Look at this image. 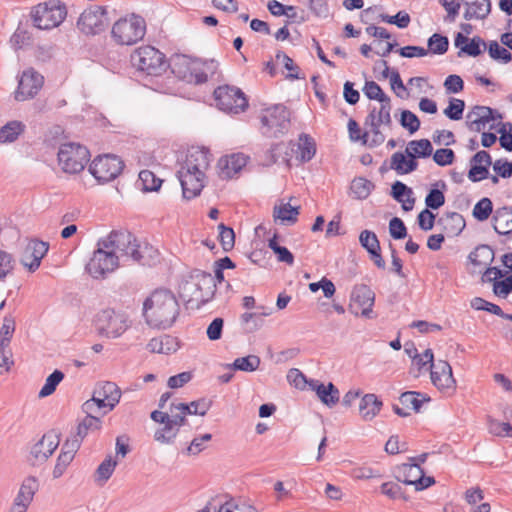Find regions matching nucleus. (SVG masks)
Masks as SVG:
<instances>
[{
	"label": "nucleus",
	"mask_w": 512,
	"mask_h": 512,
	"mask_svg": "<svg viewBox=\"0 0 512 512\" xmlns=\"http://www.w3.org/2000/svg\"><path fill=\"white\" fill-rule=\"evenodd\" d=\"M438 225L449 235H458L465 227V221L457 212L446 213L438 219Z\"/></svg>",
	"instance_id": "nucleus-31"
},
{
	"label": "nucleus",
	"mask_w": 512,
	"mask_h": 512,
	"mask_svg": "<svg viewBox=\"0 0 512 512\" xmlns=\"http://www.w3.org/2000/svg\"><path fill=\"white\" fill-rule=\"evenodd\" d=\"M123 167L124 164L118 156L103 155L92 161L89 172L99 183H106L118 177Z\"/></svg>",
	"instance_id": "nucleus-10"
},
{
	"label": "nucleus",
	"mask_w": 512,
	"mask_h": 512,
	"mask_svg": "<svg viewBox=\"0 0 512 512\" xmlns=\"http://www.w3.org/2000/svg\"><path fill=\"white\" fill-rule=\"evenodd\" d=\"M400 124L407 129L410 134L415 133L420 128V120L409 110H403L401 113Z\"/></svg>",
	"instance_id": "nucleus-58"
},
{
	"label": "nucleus",
	"mask_w": 512,
	"mask_h": 512,
	"mask_svg": "<svg viewBox=\"0 0 512 512\" xmlns=\"http://www.w3.org/2000/svg\"><path fill=\"white\" fill-rule=\"evenodd\" d=\"M298 214L299 208L293 207L289 203L274 208V217L289 224H293L297 221Z\"/></svg>",
	"instance_id": "nucleus-47"
},
{
	"label": "nucleus",
	"mask_w": 512,
	"mask_h": 512,
	"mask_svg": "<svg viewBox=\"0 0 512 512\" xmlns=\"http://www.w3.org/2000/svg\"><path fill=\"white\" fill-rule=\"evenodd\" d=\"M493 228L500 235H507L512 232V209L502 207L493 215Z\"/></svg>",
	"instance_id": "nucleus-32"
},
{
	"label": "nucleus",
	"mask_w": 512,
	"mask_h": 512,
	"mask_svg": "<svg viewBox=\"0 0 512 512\" xmlns=\"http://www.w3.org/2000/svg\"><path fill=\"white\" fill-rule=\"evenodd\" d=\"M488 53L494 60L508 63L512 59L511 53L504 47L500 46L497 41H491L488 45Z\"/></svg>",
	"instance_id": "nucleus-55"
},
{
	"label": "nucleus",
	"mask_w": 512,
	"mask_h": 512,
	"mask_svg": "<svg viewBox=\"0 0 512 512\" xmlns=\"http://www.w3.org/2000/svg\"><path fill=\"white\" fill-rule=\"evenodd\" d=\"M138 184L141 190L145 192L157 191L162 184V180L149 170H142L139 173Z\"/></svg>",
	"instance_id": "nucleus-45"
},
{
	"label": "nucleus",
	"mask_w": 512,
	"mask_h": 512,
	"mask_svg": "<svg viewBox=\"0 0 512 512\" xmlns=\"http://www.w3.org/2000/svg\"><path fill=\"white\" fill-rule=\"evenodd\" d=\"M190 285L195 288V301H198L201 305L209 302L213 298L216 291L215 278L210 273L203 271H196L191 276Z\"/></svg>",
	"instance_id": "nucleus-17"
},
{
	"label": "nucleus",
	"mask_w": 512,
	"mask_h": 512,
	"mask_svg": "<svg viewBox=\"0 0 512 512\" xmlns=\"http://www.w3.org/2000/svg\"><path fill=\"white\" fill-rule=\"evenodd\" d=\"M97 330L108 338H117L127 329V318L124 314L113 309L100 311L95 320Z\"/></svg>",
	"instance_id": "nucleus-11"
},
{
	"label": "nucleus",
	"mask_w": 512,
	"mask_h": 512,
	"mask_svg": "<svg viewBox=\"0 0 512 512\" xmlns=\"http://www.w3.org/2000/svg\"><path fill=\"white\" fill-rule=\"evenodd\" d=\"M217 66L214 60L201 62L181 56L174 60L172 72L188 83L202 84L208 80L209 74L215 73Z\"/></svg>",
	"instance_id": "nucleus-3"
},
{
	"label": "nucleus",
	"mask_w": 512,
	"mask_h": 512,
	"mask_svg": "<svg viewBox=\"0 0 512 512\" xmlns=\"http://www.w3.org/2000/svg\"><path fill=\"white\" fill-rule=\"evenodd\" d=\"M465 20H484L491 12L490 0H462Z\"/></svg>",
	"instance_id": "nucleus-25"
},
{
	"label": "nucleus",
	"mask_w": 512,
	"mask_h": 512,
	"mask_svg": "<svg viewBox=\"0 0 512 512\" xmlns=\"http://www.w3.org/2000/svg\"><path fill=\"white\" fill-rule=\"evenodd\" d=\"M212 402L205 398L192 401L189 404L179 403L175 406L176 409H183L187 415H200L204 416L211 407Z\"/></svg>",
	"instance_id": "nucleus-42"
},
{
	"label": "nucleus",
	"mask_w": 512,
	"mask_h": 512,
	"mask_svg": "<svg viewBox=\"0 0 512 512\" xmlns=\"http://www.w3.org/2000/svg\"><path fill=\"white\" fill-rule=\"evenodd\" d=\"M455 46L460 48V52L458 55L460 56L461 53H465L472 57L479 56L483 49L486 48L485 41L479 37L474 36L471 40H469L463 33H457L455 37Z\"/></svg>",
	"instance_id": "nucleus-27"
},
{
	"label": "nucleus",
	"mask_w": 512,
	"mask_h": 512,
	"mask_svg": "<svg viewBox=\"0 0 512 512\" xmlns=\"http://www.w3.org/2000/svg\"><path fill=\"white\" fill-rule=\"evenodd\" d=\"M434 355L431 349H426L423 354H418L413 359V363L418 366L419 373L422 371L432 370Z\"/></svg>",
	"instance_id": "nucleus-62"
},
{
	"label": "nucleus",
	"mask_w": 512,
	"mask_h": 512,
	"mask_svg": "<svg viewBox=\"0 0 512 512\" xmlns=\"http://www.w3.org/2000/svg\"><path fill=\"white\" fill-rule=\"evenodd\" d=\"M389 233L392 238L400 240L407 236V228L400 218L394 217L389 222Z\"/></svg>",
	"instance_id": "nucleus-64"
},
{
	"label": "nucleus",
	"mask_w": 512,
	"mask_h": 512,
	"mask_svg": "<svg viewBox=\"0 0 512 512\" xmlns=\"http://www.w3.org/2000/svg\"><path fill=\"white\" fill-rule=\"evenodd\" d=\"M495 257L494 250L489 245H479L470 252L468 259L474 267L473 272L483 274L485 269L490 268Z\"/></svg>",
	"instance_id": "nucleus-23"
},
{
	"label": "nucleus",
	"mask_w": 512,
	"mask_h": 512,
	"mask_svg": "<svg viewBox=\"0 0 512 512\" xmlns=\"http://www.w3.org/2000/svg\"><path fill=\"white\" fill-rule=\"evenodd\" d=\"M248 157L242 153H236L221 157L218 160V174L222 179H231L237 175L247 164Z\"/></svg>",
	"instance_id": "nucleus-21"
},
{
	"label": "nucleus",
	"mask_w": 512,
	"mask_h": 512,
	"mask_svg": "<svg viewBox=\"0 0 512 512\" xmlns=\"http://www.w3.org/2000/svg\"><path fill=\"white\" fill-rule=\"evenodd\" d=\"M219 240L224 251H230L235 244V233L230 227L225 226L223 223L218 225Z\"/></svg>",
	"instance_id": "nucleus-54"
},
{
	"label": "nucleus",
	"mask_w": 512,
	"mask_h": 512,
	"mask_svg": "<svg viewBox=\"0 0 512 512\" xmlns=\"http://www.w3.org/2000/svg\"><path fill=\"white\" fill-rule=\"evenodd\" d=\"M146 33V22L143 17L135 14L117 20L111 30V37L119 45H133L143 39Z\"/></svg>",
	"instance_id": "nucleus-4"
},
{
	"label": "nucleus",
	"mask_w": 512,
	"mask_h": 512,
	"mask_svg": "<svg viewBox=\"0 0 512 512\" xmlns=\"http://www.w3.org/2000/svg\"><path fill=\"white\" fill-rule=\"evenodd\" d=\"M44 83V77L34 69L25 70L15 92V100L25 101L37 95Z\"/></svg>",
	"instance_id": "nucleus-15"
},
{
	"label": "nucleus",
	"mask_w": 512,
	"mask_h": 512,
	"mask_svg": "<svg viewBox=\"0 0 512 512\" xmlns=\"http://www.w3.org/2000/svg\"><path fill=\"white\" fill-rule=\"evenodd\" d=\"M428 51H430L433 54H439L442 55L447 52L449 47V40L446 36H443L438 33H434L429 39H428Z\"/></svg>",
	"instance_id": "nucleus-50"
},
{
	"label": "nucleus",
	"mask_w": 512,
	"mask_h": 512,
	"mask_svg": "<svg viewBox=\"0 0 512 512\" xmlns=\"http://www.w3.org/2000/svg\"><path fill=\"white\" fill-rule=\"evenodd\" d=\"M397 479L407 485H416L422 468L418 463H404L396 468Z\"/></svg>",
	"instance_id": "nucleus-33"
},
{
	"label": "nucleus",
	"mask_w": 512,
	"mask_h": 512,
	"mask_svg": "<svg viewBox=\"0 0 512 512\" xmlns=\"http://www.w3.org/2000/svg\"><path fill=\"white\" fill-rule=\"evenodd\" d=\"M310 388L316 392L318 398L323 404L328 407L335 406L339 401V390L333 383L327 385L319 382L318 380H311L309 382Z\"/></svg>",
	"instance_id": "nucleus-26"
},
{
	"label": "nucleus",
	"mask_w": 512,
	"mask_h": 512,
	"mask_svg": "<svg viewBox=\"0 0 512 512\" xmlns=\"http://www.w3.org/2000/svg\"><path fill=\"white\" fill-rule=\"evenodd\" d=\"M299 158L302 162L310 161L316 153V144L312 137L302 134L299 137Z\"/></svg>",
	"instance_id": "nucleus-41"
},
{
	"label": "nucleus",
	"mask_w": 512,
	"mask_h": 512,
	"mask_svg": "<svg viewBox=\"0 0 512 512\" xmlns=\"http://www.w3.org/2000/svg\"><path fill=\"white\" fill-rule=\"evenodd\" d=\"M465 108V102L461 99L453 98L449 102L447 108L444 109V114L451 120H460Z\"/></svg>",
	"instance_id": "nucleus-60"
},
{
	"label": "nucleus",
	"mask_w": 512,
	"mask_h": 512,
	"mask_svg": "<svg viewBox=\"0 0 512 512\" xmlns=\"http://www.w3.org/2000/svg\"><path fill=\"white\" fill-rule=\"evenodd\" d=\"M433 147L428 139L412 140L408 143L405 153L411 158H425L432 154Z\"/></svg>",
	"instance_id": "nucleus-37"
},
{
	"label": "nucleus",
	"mask_w": 512,
	"mask_h": 512,
	"mask_svg": "<svg viewBox=\"0 0 512 512\" xmlns=\"http://www.w3.org/2000/svg\"><path fill=\"white\" fill-rule=\"evenodd\" d=\"M445 203V195L444 193L436 188L430 190L425 198V204L427 208L430 209H439Z\"/></svg>",
	"instance_id": "nucleus-63"
},
{
	"label": "nucleus",
	"mask_w": 512,
	"mask_h": 512,
	"mask_svg": "<svg viewBox=\"0 0 512 512\" xmlns=\"http://www.w3.org/2000/svg\"><path fill=\"white\" fill-rule=\"evenodd\" d=\"M268 247L277 255L278 261L284 262L288 265H292L294 263L293 254L286 247L278 244L276 235L269 240Z\"/></svg>",
	"instance_id": "nucleus-51"
},
{
	"label": "nucleus",
	"mask_w": 512,
	"mask_h": 512,
	"mask_svg": "<svg viewBox=\"0 0 512 512\" xmlns=\"http://www.w3.org/2000/svg\"><path fill=\"white\" fill-rule=\"evenodd\" d=\"M399 400L406 408L419 412L422 404L429 401V398L419 392L407 391L401 394Z\"/></svg>",
	"instance_id": "nucleus-43"
},
{
	"label": "nucleus",
	"mask_w": 512,
	"mask_h": 512,
	"mask_svg": "<svg viewBox=\"0 0 512 512\" xmlns=\"http://www.w3.org/2000/svg\"><path fill=\"white\" fill-rule=\"evenodd\" d=\"M49 250V243L38 240L30 239L26 243L21 257L20 263L29 271L35 272L41 265L42 259L45 257Z\"/></svg>",
	"instance_id": "nucleus-14"
},
{
	"label": "nucleus",
	"mask_w": 512,
	"mask_h": 512,
	"mask_svg": "<svg viewBox=\"0 0 512 512\" xmlns=\"http://www.w3.org/2000/svg\"><path fill=\"white\" fill-rule=\"evenodd\" d=\"M382 405V401L375 394H365L359 404L361 417L366 421L372 420L378 415Z\"/></svg>",
	"instance_id": "nucleus-29"
},
{
	"label": "nucleus",
	"mask_w": 512,
	"mask_h": 512,
	"mask_svg": "<svg viewBox=\"0 0 512 512\" xmlns=\"http://www.w3.org/2000/svg\"><path fill=\"white\" fill-rule=\"evenodd\" d=\"M431 381L441 391H451L455 388V379L452 375V368L446 361H438L432 366Z\"/></svg>",
	"instance_id": "nucleus-20"
},
{
	"label": "nucleus",
	"mask_w": 512,
	"mask_h": 512,
	"mask_svg": "<svg viewBox=\"0 0 512 512\" xmlns=\"http://www.w3.org/2000/svg\"><path fill=\"white\" fill-rule=\"evenodd\" d=\"M505 275L506 272L500 268L490 267L483 272L481 282L491 283L494 295L505 299L512 292V275Z\"/></svg>",
	"instance_id": "nucleus-16"
},
{
	"label": "nucleus",
	"mask_w": 512,
	"mask_h": 512,
	"mask_svg": "<svg viewBox=\"0 0 512 512\" xmlns=\"http://www.w3.org/2000/svg\"><path fill=\"white\" fill-rule=\"evenodd\" d=\"M471 307L474 308L475 310L487 311V312L497 315L499 317H502V315H503V311L500 308V306H498L494 303H491L489 301H486L485 299L480 298V297H475L471 301Z\"/></svg>",
	"instance_id": "nucleus-59"
},
{
	"label": "nucleus",
	"mask_w": 512,
	"mask_h": 512,
	"mask_svg": "<svg viewBox=\"0 0 512 512\" xmlns=\"http://www.w3.org/2000/svg\"><path fill=\"white\" fill-rule=\"evenodd\" d=\"M59 444V435L55 431L45 433L31 448L30 453L35 463L45 462L54 453Z\"/></svg>",
	"instance_id": "nucleus-19"
},
{
	"label": "nucleus",
	"mask_w": 512,
	"mask_h": 512,
	"mask_svg": "<svg viewBox=\"0 0 512 512\" xmlns=\"http://www.w3.org/2000/svg\"><path fill=\"white\" fill-rule=\"evenodd\" d=\"M260 121L262 134L266 137L277 138L288 131L290 113L284 105L278 104L266 109Z\"/></svg>",
	"instance_id": "nucleus-8"
},
{
	"label": "nucleus",
	"mask_w": 512,
	"mask_h": 512,
	"mask_svg": "<svg viewBox=\"0 0 512 512\" xmlns=\"http://www.w3.org/2000/svg\"><path fill=\"white\" fill-rule=\"evenodd\" d=\"M67 15L66 7L57 0L40 3L31 11L34 26L49 30L59 26Z\"/></svg>",
	"instance_id": "nucleus-7"
},
{
	"label": "nucleus",
	"mask_w": 512,
	"mask_h": 512,
	"mask_svg": "<svg viewBox=\"0 0 512 512\" xmlns=\"http://www.w3.org/2000/svg\"><path fill=\"white\" fill-rule=\"evenodd\" d=\"M217 107L227 113L238 114L248 107L244 93L237 87L219 86L214 91Z\"/></svg>",
	"instance_id": "nucleus-9"
},
{
	"label": "nucleus",
	"mask_w": 512,
	"mask_h": 512,
	"mask_svg": "<svg viewBox=\"0 0 512 512\" xmlns=\"http://www.w3.org/2000/svg\"><path fill=\"white\" fill-rule=\"evenodd\" d=\"M131 63L147 75H161L167 68L165 55L152 46H142L131 54Z\"/></svg>",
	"instance_id": "nucleus-5"
},
{
	"label": "nucleus",
	"mask_w": 512,
	"mask_h": 512,
	"mask_svg": "<svg viewBox=\"0 0 512 512\" xmlns=\"http://www.w3.org/2000/svg\"><path fill=\"white\" fill-rule=\"evenodd\" d=\"M63 378L64 373L60 370H55L46 378L45 384L39 391L38 396L40 398H44L51 395L56 390V387L63 380Z\"/></svg>",
	"instance_id": "nucleus-48"
},
{
	"label": "nucleus",
	"mask_w": 512,
	"mask_h": 512,
	"mask_svg": "<svg viewBox=\"0 0 512 512\" xmlns=\"http://www.w3.org/2000/svg\"><path fill=\"white\" fill-rule=\"evenodd\" d=\"M58 163L65 173L77 174L85 168L90 159L89 150L75 142L61 144L58 151Z\"/></svg>",
	"instance_id": "nucleus-6"
},
{
	"label": "nucleus",
	"mask_w": 512,
	"mask_h": 512,
	"mask_svg": "<svg viewBox=\"0 0 512 512\" xmlns=\"http://www.w3.org/2000/svg\"><path fill=\"white\" fill-rule=\"evenodd\" d=\"M391 109V100L380 102L379 107L374 106L369 109L366 119H373L374 122L390 127L392 125Z\"/></svg>",
	"instance_id": "nucleus-35"
},
{
	"label": "nucleus",
	"mask_w": 512,
	"mask_h": 512,
	"mask_svg": "<svg viewBox=\"0 0 512 512\" xmlns=\"http://www.w3.org/2000/svg\"><path fill=\"white\" fill-rule=\"evenodd\" d=\"M117 464V460L112 456L106 457L95 471V482L100 486L104 485L112 476Z\"/></svg>",
	"instance_id": "nucleus-38"
},
{
	"label": "nucleus",
	"mask_w": 512,
	"mask_h": 512,
	"mask_svg": "<svg viewBox=\"0 0 512 512\" xmlns=\"http://www.w3.org/2000/svg\"><path fill=\"white\" fill-rule=\"evenodd\" d=\"M25 124L21 121L12 120L0 128V144L15 142L24 133Z\"/></svg>",
	"instance_id": "nucleus-34"
},
{
	"label": "nucleus",
	"mask_w": 512,
	"mask_h": 512,
	"mask_svg": "<svg viewBox=\"0 0 512 512\" xmlns=\"http://www.w3.org/2000/svg\"><path fill=\"white\" fill-rule=\"evenodd\" d=\"M378 18L383 22L394 24L399 28H406L411 21L409 14L404 11H399L394 16H389L387 14H379Z\"/></svg>",
	"instance_id": "nucleus-61"
},
{
	"label": "nucleus",
	"mask_w": 512,
	"mask_h": 512,
	"mask_svg": "<svg viewBox=\"0 0 512 512\" xmlns=\"http://www.w3.org/2000/svg\"><path fill=\"white\" fill-rule=\"evenodd\" d=\"M197 512H257V510L247 503H238L235 499L226 501L213 500L203 509Z\"/></svg>",
	"instance_id": "nucleus-24"
},
{
	"label": "nucleus",
	"mask_w": 512,
	"mask_h": 512,
	"mask_svg": "<svg viewBox=\"0 0 512 512\" xmlns=\"http://www.w3.org/2000/svg\"><path fill=\"white\" fill-rule=\"evenodd\" d=\"M351 301L350 310L353 314L367 319L375 318L373 314L375 293L369 286L364 284L355 286L351 294Z\"/></svg>",
	"instance_id": "nucleus-13"
},
{
	"label": "nucleus",
	"mask_w": 512,
	"mask_h": 512,
	"mask_svg": "<svg viewBox=\"0 0 512 512\" xmlns=\"http://www.w3.org/2000/svg\"><path fill=\"white\" fill-rule=\"evenodd\" d=\"M107 20V11L104 6L91 5L80 14L77 27L86 35H96L105 30Z\"/></svg>",
	"instance_id": "nucleus-12"
},
{
	"label": "nucleus",
	"mask_w": 512,
	"mask_h": 512,
	"mask_svg": "<svg viewBox=\"0 0 512 512\" xmlns=\"http://www.w3.org/2000/svg\"><path fill=\"white\" fill-rule=\"evenodd\" d=\"M363 93L370 100H377L379 102L391 100L375 81H366L363 87Z\"/></svg>",
	"instance_id": "nucleus-52"
},
{
	"label": "nucleus",
	"mask_w": 512,
	"mask_h": 512,
	"mask_svg": "<svg viewBox=\"0 0 512 512\" xmlns=\"http://www.w3.org/2000/svg\"><path fill=\"white\" fill-rule=\"evenodd\" d=\"M101 419L99 416H85L77 426V436L84 439L89 432L97 431L101 428Z\"/></svg>",
	"instance_id": "nucleus-46"
},
{
	"label": "nucleus",
	"mask_w": 512,
	"mask_h": 512,
	"mask_svg": "<svg viewBox=\"0 0 512 512\" xmlns=\"http://www.w3.org/2000/svg\"><path fill=\"white\" fill-rule=\"evenodd\" d=\"M178 428L166 422L162 428L154 433V439L161 444H171L178 434Z\"/></svg>",
	"instance_id": "nucleus-49"
},
{
	"label": "nucleus",
	"mask_w": 512,
	"mask_h": 512,
	"mask_svg": "<svg viewBox=\"0 0 512 512\" xmlns=\"http://www.w3.org/2000/svg\"><path fill=\"white\" fill-rule=\"evenodd\" d=\"M143 315L150 326L167 329L179 315L178 301L168 290H155L143 303Z\"/></svg>",
	"instance_id": "nucleus-2"
},
{
	"label": "nucleus",
	"mask_w": 512,
	"mask_h": 512,
	"mask_svg": "<svg viewBox=\"0 0 512 512\" xmlns=\"http://www.w3.org/2000/svg\"><path fill=\"white\" fill-rule=\"evenodd\" d=\"M392 197L402 204L404 211H410L414 207L415 199L412 197L413 191L407 185L396 181L391 187Z\"/></svg>",
	"instance_id": "nucleus-30"
},
{
	"label": "nucleus",
	"mask_w": 512,
	"mask_h": 512,
	"mask_svg": "<svg viewBox=\"0 0 512 512\" xmlns=\"http://www.w3.org/2000/svg\"><path fill=\"white\" fill-rule=\"evenodd\" d=\"M350 189L356 199L364 200L371 194L374 184L366 178L356 177L353 179Z\"/></svg>",
	"instance_id": "nucleus-40"
},
{
	"label": "nucleus",
	"mask_w": 512,
	"mask_h": 512,
	"mask_svg": "<svg viewBox=\"0 0 512 512\" xmlns=\"http://www.w3.org/2000/svg\"><path fill=\"white\" fill-rule=\"evenodd\" d=\"M97 394L107 400L108 411L114 409L121 398L120 388L113 382H104L96 390Z\"/></svg>",
	"instance_id": "nucleus-36"
},
{
	"label": "nucleus",
	"mask_w": 512,
	"mask_h": 512,
	"mask_svg": "<svg viewBox=\"0 0 512 512\" xmlns=\"http://www.w3.org/2000/svg\"><path fill=\"white\" fill-rule=\"evenodd\" d=\"M157 257V249L131 232L112 231L97 241L85 270L93 279L100 280L113 273L121 263L150 265Z\"/></svg>",
	"instance_id": "nucleus-1"
},
{
	"label": "nucleus",
	"mask_w": 512,
	"mask_h": 512,
	"mask_svg": "<svg viewBox=\"0 0 512 512\" xmlns=\"http://www.w3.org/2000/svg\"><path fill=\"white\" fill-rule=\"evenodd\" d=\"M359 242L368 253L380 247L377 235L370 230H363L360 233Z\"/></svg>",
	"instance_id": "nucleus-56"
},
{
	"label": "nucleus",
	"mask_w": 512,
	"mask_h": 512,
	"mask_svg": "<svg viewBox=\"0 0 512 512\" xmlns=\"http://www.w3.org/2000/svg\"><path fill=\"white\" fill-rule=\"evenodd\" d=\"M178 178L181 183L183 197L187 200L198 196L204 187L205 175H198V172L185 167H181L178 171Z\"/></svg>",
	"instance_id": "nucleus-18"
},
{
	"label": "nucleus",
	"mask_w": 512,
	"mask_h": 512,
	"mask_svg": "<svg viewBox=\"0 0 512 512\" xmlns=\"http://www.w3.org/2000/svg\"><path fill=\"white\" fill-rule=\"evenodd\" d=\"M178 348L177 338L170 335L152 338L147 344V349L152 353L171 354L176 352Z\"/></svg>",
	"instance_id": "nucleus-28"
},
{
	"label": "nucleus",
	"mask_w": 512,
	"mask_h": 512,
	"mask_svg": "<svg viewBox=\"0 0 512 512\" xmlns=\"http://www.w3.org/2000/svg\"><path fill=\"white\" fill-rule=\"evenodd\" d=\"M366 131L369 132L367 146L369 148L378 147L385 141V135L381 132L380 127L382 124L374 122L373 119H366L364 122Z\"/></svg>",
	"instance_id": "nucleus-39"
},
{
	"label": "nucleus",
	"mask_w": 512,
	"mask_h": 512,
	"mask_svg": "<svg viewBox=\"0 0 512 512\" xmlns=\"http://www.w3.org/2000/svg\"><path fill=\"white\" fill-rule=\"evenodd\" d=\"M260 363L261 360L257 355H248L246 357L236 358L229 367L234 370L253 372L259 368Z\"/></svg>",
	"instance_id": "nucleus-44"
},
{
	"label": "nucleus",
	"mask_w": 512,
	"mask_h": 512,
	"mask_svg": "<svg viewBox=\"0 0 512 512\" xmlns=\"http://www.w3.org/2000/svg\"><path fill=\"white\" fill-rule=\"evenodd\" d=\"M211 154L205 148H192L189 150L185 163L182 167L198 172V175H205L210 166Z\"/></svg>",
	"instance_id": "nucleus-22"
},
{
	"label": "nucleus",
	"mask_w": 512,
	"mask_h": 512,
	"mask_svg": "<svg viewBox=\"0 0 512 512\" xmlns=\"http://www.w3.org/2000/svg\"><path fill=\"white\" fill-rule=\"evenodd\" d=\"M493 211L492 201L489 198H482L473 208V216L479 221H485Z\"/></svg>",
	"instance_id": "nucleus-53"
},
{
	"label": "nucleus",
	"mask_w": 512,
	"mask_h": 512,
	"mask_svg": "<svg viewBox=\"0 0 512 512\" xmlns=\"http://www.w3.org/2000/svg\"><path fill=\"white\" fill-rule=\"evenodd\" d=\"M348 132L351 141L361 142L362 145L367 146L369 132H362L359 124L354 119L348 121Z\"/></svg>",
	"instance_id": "nucleus-57"
}]
</instances>
